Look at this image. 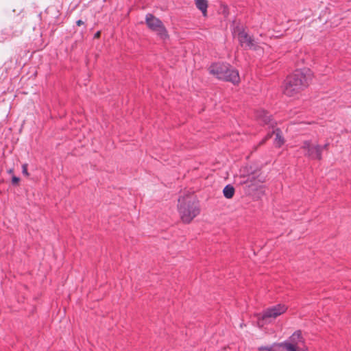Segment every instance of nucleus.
<instances>
[{
	"instance_id": "f257e3e1",
	"label": "nucleus",
	"mask_w": 351,
	"mask_h": 351,
	"mask_svg": "<svg viewBox=\"0 0 351 351\" xmlns=\"http://www.w3.org/2000/svg\"><path fill=\"white\" fill-rule=\"evenodd\" d=\"M312 77L313 73L308 69L295 71L285 80L283 93L288 97L295 96L309 85Z\"/></svg>"
},
{
	"instance_id": "f03ea898",
	"label": "nucleus",
	"mask_w": 351,
	"mask_h": 351,
	"mask_svg": "<svg viewBox=\"0 0 351 351\" xmlns=\"http://www.w3.org/2000/svg\"><path fill=\"white\" fill-rule=\"evenodd\" d=\"M178 207L181 219L184 223H190L199 213L198 202L191 195L179 198Z\"/></svg>"
},
{
	"instance_id": "7ed1b4c3",
	"label": "nucleus",
	"mask_w": 351,
	"mask_h": 351,
	"mask_svg": "<svg viewBox=\"0 0 351 351\" xmlns=\"http://www.w3.org/2000/svg\"><path fill=\"white\" fill-rule=\"evenodd\" d=\"M210 73L219 80L237 84L240 82L239 72L228 64L215 63L210 66Z\"/></svg>"
},
{
	"instance_id": "20e7f679",
	"label": "nucleus",
	"mask_w": 351,
	"mask_h": 351,
	"mask_svg": "<svg viewBox=\"0 0 351 351\" xmlns=\"http://www.w3.org/2000/svg\"><path fill=\"white\" fill-rule=\"evenodd\" d=\"M283 351H306L304 339L300 330H297L284 342L280 343Z\"/></svg>"
},
{
	"instance_id": "39448f33",
	"label": "nucleus",
	"mask_w": 351,
	"mask_h": 351,
	"mask_svg": "<svg viewBox=\"0 0 351 351\" xmlns=\"http://www.w3.org/2000/svg\"><path fill=\"white\" fill-rule=\"evenodd\" d=\"M147 27L155 32L160 38L165 40L169 37L167 31L162 22L152 14H147L145 17Z\"/></svg>"
},
{
	"instance_id": "423d86ee",
	"label": "nucleus",
	"mask_w": 351,
	"mask_h": 351,
	"mask_svg": "<svg viewBox=\"0 0 351 351\" xmlns=\"http://www.w3.org/2000/svg\"><path fill=\"white\" fill-rule=\"evenodd\" d=\"M301 149L304 156L311 159L320 160L322 158V147L318 144H313L310 141H305L302 143Z\"/></svg>"
},
{
	"instance_id": "0eeeda50",
	"label": "nucleus",
	"mask_w": 351,
	"mask_h": 351,
	"mask_svg": "<svg viewBox=\"0 0 351 351\" xmlns=\"http://www.w3.org/2000/svg\"><path fill=\"white\" fill-rule=\"evenodd\" d=\"M287 306L285 304H277L265 309L262 314V320L264 323H269L280 315L285 313Z\"/></svg>"
},
{
	"instance_id": "6e6552de",
	"label": "nucleus",
	"mask_w": 351,
	"mask_h": 351,
	"mask_svg": "<svg viewBox=\"0 0 351 351\" xmlns=\"http://www.w3.org/2000/svg\"><path fill=\"white\" fill-rule=\"evenodd\" d=\"M233 34L234 36H237L241 47L245 49H256L253 38L241 28L237 27L233 32Z\"/></svg>"
},
{
	"instance_id": "1a4fd4ad",
	"label": "nucleus",
	"mask_w": 351,
	"mask_h": 351,
	"mask_svg": "<svg viewBox=\"0 0 351 351\" xmlns=\"http://www.w3.org/2000/svg\"><path fill=\"white\" fill-rule=\"evenodd\" d=\"M256 117L263 123L270 124L272 127L274 126L273 123H271V116L267 112L263 110H259L256 113Z\"/></svg>"
},
{
	"instance_id": "9d476101",
	"label": "nucleus",
	"mask_w": 351,
	"mask_h": 351,
	"mask_svg": "<svg viewBox=\"0 0 351 351\" xmlns=\"http://www.w3.org/2000/svg\"><path fill=\"white\" fill-rule=\"evenodd\" d=\"M196 7L202 12L204 16H207L208 1L195 0Z\"/></svg>"
},
{
	"instance_id": "9b49d317",
	"label": "nucleus",
	"mask_w": 351,
	"mask_h": 351,
	"mask_svg": "<svg viewBox=\"0 0 351 351\" xmlns=\"http://www.w3.org/2000/svg\"><path fill=\"white\" fill-rule=\"evenodd\" d=\"M273 134L276 136L274 139L275 146L278 147H281L285 143L284 138L281 135V131L279 129H276L273 132Z\"/></svg>"
},
{
	"instance_id": "f8f14e48",
	"label": "nucleus",
	"mask_w": 351,
	"mask_h": 351,
	"mask_svg": "<svg viewBox=\"0 0 351 351\" xmlns=\"http://www.w3.org/2000/svg\"><path fill=\"white\" fill-rule=\"evenodd\" d=\"M258 350L259 351H283L280 343H274L270 346H261Z\"/></svg>"
},
{
	"instance_id": "ddd939ff",
	"label": "nucleus",
	"mask_w": 351,
	"mask_h": 351,
	"mask_svg": "<svg viewBox=\"0 0 351 351\" xmlns=\"http://www.w3.org/2000/svg\"><path fill=\"white\" fill-rule=\"evenodd\" d=\"M223 193L226 198L230 199L234 194V189L230 184L226 185L223 190Z\"/></svg>"
},
{
	"instance_id": "4468645a",
	"label": "nucleus",
	"mask_w": 351,
	"mask_h": 351,
	"mask_svg": "<svg viewBox=\"0 0 351 351\" xmlns=\"http://www.w3.org/2000/svg\"><path fill=\"white\" fill-rule=\"evenodd\" d=\"M308 56L307 54H306L303 51H300V54L296 56L295 62L298 65H299L300 64L305 63L308 60Z\"/></svg>"
},
{
	"instance_id": "2eb2a0df",
	"label": "nucleus",
	"mask_w": 351,
	"mask_h": 351,
	"mask_svg": "<svg viewBox=\"0 0 351 351\" xmlns=\"http://www.w3.org/2000/svg\"><path fill=\"white\" fill-rule=\"evenodd\" d=\"M22 171H23V174L25 175V176H29V173H28V171H27V164H23V166H22Z\"/></svg>"
},
{
	"instance_id": "dca6fc26",
	"label": "nucleus",
	"mask_w": 351,
	"mask_h": 351,
	"mask_svg": "<svg viewBox=\"0 0 351 351\" xmlns=\"http://www.w3.org/2000/svg\"><path fill=\"white\" fill-rule=\"evenodd\" d=\"M19 180H20L19 178L18 177H16V176H14L12 178V183L14 184H18Z\"/></svg>"
},
{
	"instance_id": "f3484780",
	"label": "nucleus",
	"mask_w": 351,
	"mask_h": 351,
	"mask_svg": "<svg viewBox=\"0 0 351 351\" xmlns=\"http://www.w3.org/2000/svg\"><path fill=\"white\" fill-rule=\"evenodd\" d=\"M328 146H329V143H325V144H324V145H322V146L321 145V147H322V151H323L324 149H328Z\"/></svg>"
},
{
	"instance_id": "a211bd4d",
	"label": "nucleus",
	"mask_w": 351,
	"mask_h": 351,
	"mask_svg": "<svg viewBox=\"0 0 351 351\" xmlns=\"http://www.w3.org/2000/svg\"><path fill=\"white\" fill-rule=\"evenodd\" d=\"M247 180H250L251 182H254V180H255V176L254 175L250 176Z\"/></svg>"
},
{
	"instance_id": "6ab92c4d",
	"label": "nucleus",
	"mask_w": 351,
	"mask_h": 351,
	"mask_svg": "<svg viewBox=\"0 0 351 351\" xmlns=\"http://www.w3.org/2000/svg\"><path fill=\"white\" fill-rule=\"evenodd\" d=\"M82 24H84V22H83L82 20H78V21H77V25L78 26H80V25H82Z\"/></svg>"
},
{
	"instance_id": "aec40b11",
	"label": "nucleus",
	"mask_w": 351,
	"mask_h": 351,
	"mask_svg": "<svg viewBox=\"0 0 351 351\" xmlns=\"http://www.w3.org/2000/svg\"><path fill=\"white\" fill-rule=\"evenodd\" d=\"M100 34H101L100 32H97L95 34V36H94V37H95V38H99Z\"/></svg>"
},
{
	"instance_id": "412c9836",
	"label": "nucleus",
	"mask_w": 351,
	"mask_h": 351,
	"mask_svg": "<svg viewBox=\"0 0 351 351\" xmlns=\"http://www.w3.org/2000/svg\"><path fill=\"white\" fill-rule=\"evenodd\" d=\"M270 137H271V134H269L266 136L265 140H266L267 138H270Z\"/></svg>"
},
{
	"instance_id": "4be33fe9",
	"label": "nucleus",
	"mask_w": 351,
	"mask_h": 351,
	"mask_svg": "<svg viewBox=\"0 0 351 351\" xmlns=\"http://www.w3.org/2000/svg\"><path fill=\"white\" fill-rule=\"evenodd\" d=\"M263 181H264L263 180H261V179L258 180V182H263Z\"/></svg>"
}]
</instances>
